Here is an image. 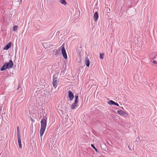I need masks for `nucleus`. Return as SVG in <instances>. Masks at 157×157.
Masks as SVG:
<instances>
[{"label":"nucleus","mask_w":157,"mask_h":157,"mask_svg":"<svg viewBox=\"0 0 157 157\" xmlns=\"http://www.w3.org/2000/svg\"><path fill=\"white\" fill-rule=\"evenodd\" d=\"M75 99L74 102L72 104L71 106V109H74L77 105V104L79 101V98L78 95H75Z\"/></svg>","instance_id":"nucleus-1"},{"label":"nucleus","mask_w":157,"mask_h":157,"mask_svg":"<svg viewBox=\"0 0 157 157\" xmlns=\"http://www.w3.org/2000/svg\"><path fill=\"white\" fill-rule=\"evenodd\" d=\"M59 82V80H58V78L56 75H54L53 78V86L55 88H56L57 85V84Z\"/></svg>","instance_id":"nucleus-2"},{"label":"nucleus","mask_w":157,"mask_h":157,"mask_svg":"<svg viewBox=\"0 0 157 157\" xmlns=\"http://www.w3.org/2000/svg\"><path fill=\"white\" fill-rule=\"evenodd\" d=\"M61 51H62V53L63 55V57L65 59H66L67 58V56L66 52V51L65 49L64 46L63 45L61 46Z\"/></svg>","instance_id":"nucleus-3"},{"label":"nucleus","mask_w":157,"mask_h":157,"mask_svg":"<svg viewBox=\"0 0 157 157\" xmlns=\"http://www.w3.org/2000/svg\"><path fill=\"white\" fill-rule=\"evenodd\" d=\"M5 63L7 67V69H8L12 68L13 65V62L11 60H10L8 63Z\"/></svg>","instance_id":"nucleus-4"},{"label":"nucleus","mask_w":157,"mask_h":157,"mask_svg":"<svg viewBox=\"0 0 157 157\" xmlns=\"http://www.w3.org/2000/svg\"><path fill=\"white\" fill-rule=\"evenodd\" d=\"M68 97L69 98V100L71 101L73 100L74 98V94L71 90H69L68 92Z\"/></svg>","instance_id":"nucleus-5"},{"label":"nucleus","mask_w":157,"mask_h":157,"mask_svg":"<svg viewBox=\"0 0 157 157\" xmlns=\"http://www.w3.org/2000/svg\"><path fill=\"white\" fill-rule=\"evenodd\" d=\"M46 122V119L44 118H43L41 121V127L46 128L47 124Z\"/></svg>","instance_id":"nucleus-6"},{"label":"nucleus","mask_w":157,"mask_h":157,"mask_svg":"<svg viewBox=\"0 0 157 157\" xmlns=\"http://www.w3.org/2000/svg\"><path fill=\"white\" fill-rule=\"evenodd\" d=\"M98 14L97 12H96L94 13L93 16L94 20L95 21H97L98 18Z\"/></svg>","instance_id":"nucleus-7"},{"label":"nucleus","mask_w":157,"mask_h":157,"mask_svg":"<svg viewBox=\"0 0 157 157\" xmlns=\"http://www.w3.org/2000/svg\"><path fill=\"white\" fill-rule=\"evenodd\" d=\"M117 113L121 115H122L125 117L127 116V114L123 111L119 110L117 111Z\"/></svg>","instance_id":"nucleus-8"},{"label":"nucleus","mask_w":157,"mask_h":157,"mask_svg":"<svg viewBox=\"0 0 157 157\" xmlns=\"http://www.w3.org/2000/svg\"><path fill=\"white\" fill-rule=\"evenodd\" d=\"M11 42H9L7 45H5L4 48L3 49L5 50H7L10 47H11Z\"/></svg>","instance_id":"nucleus-9"},{"label":"nucleus","mask_w":157,"mask_h":157,"mask_svg":"<svg viewBox=\"0 0 157 157\" xmlns=\"http://www.w3.org/2000/svg\"><path fill=\"white\" fill-rule=\"evenodd\" d=\"M46 128L41 127L40 129V136H42L44 134V132L45 131V129Z\"/></svg>","instance_id":"nucleus-10"},{"label":"nucleus","mask_w":157,"mask_h":157,"mask_svg":"<svg viewBox=\"0 0 157 157\" xmlns=\"http://www.w3.org/2000/svg\"><path fill=\"white\" fill-rule=\"evenodd\" d=\"M18 143L19 144V147L20 148H22V145L21 144V140L20 136H17Z\"/></svg>","instance_id":"nucleus-11"},{"label":"nucleus","mask_w":157,"mask_h":157,"mask_svg":"<svg viewBox=\"0 0 157 157\" xmlns=\"http://www.w3.org/2000/svg\"><path fill=\"white\" fill-rule=\"evenodd\" d=\"M108 103L109 105H115L117 106H119V105L117 103L115 102L112 100H110L109 101H108Z\"/></svg>","instance_id":"nucleus-12"},{"label":"nucleus","mask_w":157,"mask_h":157,"mask_svg":"<svg viewBox=\"0 0 157 157\" xmlns=\"http://www.w3.org/2000/svg\"><path fill=\"white\" fill-rule=\"evenodd\" d=\"M85 63L86 64L87 67H89L90 64V62L87 57H86L85 58Z\"/></svg>","instance_id":"nucleus-13"},{"label":"nucleus","mask_w":157,"mask_h":157,"mask_svg":"<svg viewBox=\"0 0 157 157\" xmlns=\"http://www.w3.org/2000/svg\"><path fill=\"white\" fill-rule=\"evenodd\" d=\"M60 50H55L53 52V53L55 56H57L59 53Z\"/></svg>","instance_id":"nucleus-14"},{"label":"nucleus","mask_w":157,"mask_h":157,"mask_svg":"<svg viewBox=\"0 0 157 157\" xmlns=\"http://www.w3.org/2000/svg\"><path fill=\"white\" fill-rule=\"evenodd\" d=\"M7 69V67L6 64L5 63L2 66V67L1 68L0 70L2 71H3Z\"/></svg>","instance_id":"nucleus-15"},{"label":"nucleus","mask_w":157,"mask_h":157,"mask_svg":"<svg viewBox=\"0 0 157 157\" xmlns=\"http://www.w3.org/2000/svg\"><path fill=\"white\" fill-rule=\"evenodd\" d=\"M91 146L94 149L95 151L96 152H98V150L96 148H95V146H94V145L93 144H91Z\"/></svg>","instance_id":"nucleus-16"},{"label":"nucleus","mask_w":157,"mask_h":157,"mask_svg":"<svg viewBox=\"0 0 157 157\" xmlns=\"http://www.w3.org/2000/svg\"><path fill=\"white\" fill-rule=\"evenodd\" d=\"M59 0L60 1V2L62 4L64 5H66V4L67 3L66 2V1H65V0Z\"/></svg>","instance_id":"nucleus-17"},{"label":"nucleus","mask_w":157,"mask_h":157,"mask_svg":"<svg viewBox=\"0 0 157 157\" xmlns=\"http://www.w3.org/2000/svg\"><path fill=\"white\" fill-rule=\"evenodd\" d=\"M104 56V53H100V56L99 57L101 59H103V56Z\"/></svg>","instance_id":"nucleus-18"},{"label":"nucleus","mask_w":157,"mask_h":157,"mask_svg":"<svg viewBox=\"0 0 157 157\" xmlns=\"http://www.w3.org/2000/svg\"><path fill=\"white\" fill-rule=\"evenodd\" d=\"M17 136H20L19 127L18 126H17Z\"/></svg>","instance_id":"nucleus-19"},{"label":"nucleus","mask_w":157,"mask_h":157,"mask_svg":"<svg viewBox=\"0 0 157 157\" xmlns=\"http://www.w3.org/2000/svg\"><path fill=\"white\" fill-rule=\"evenodd\" d=\"M17 28H18V26H17L15 25V26H14V27L13 28V29L14 31H15L17 29Z\"/></svg>","instance_id":"nucleus-20"},{"label":"nucleus","mask_w":157,"mask_h":157,"mask_svg":"<svg viewBox=\"0 0 157 157\" xmlns=\"http://www.w3.org/2000/svg\"><path fill=\"white\" fill-rule=\"evenodd\" d=\"M153 63L154 64H156V60H154L153 62Z\"/></svg>","instance_id":"nucleus-21"},{"label":"nucleus","mask_w":157,"mask_h":157,"mask_svg":"<svg viewBox=\"0 0 157 157\" xmlns=\"http://www.w3.org/2000/svg\"><path fill=\"white\" fill-rule=\"evenodd\" d=\"M139 140H140V139H139V138L138 137V138L136 139V141H139Z\"/></svg>","instance_id":"nucleus-22"},{"label":"nucleus","mask_w":157,"mask_h":157,"mask_svg":"<svg viewBox=\"0 0 157 157\" xmlns=\"http://www.w3.org/2000/svg\"><path fill=\"white\" fill-rule=\"evenodd\" d=\"M31 120L33 122L34 121V120L32 118H31Z\"/></svg>","instance_id":"nucleus-23"},{"label":"nucleus","mask_w":157,"mask_h":157,"mask_svg":"<svg viewBox=\"0 0 157 157\" xmlns=\"http://www.w3.org/2000/svg\"><path fill=\"white\" fill-rule=\"evenodd\" d=\"M40 140H41V142L42 143V136H40Z\"/></svg>","instance_id":"nucleus-24"},{"label":"nucleus","mask_w":157,"mask_h":157,"mask_svg":"<svg viewBox=\"0 0 157 157\" xmlns=\"http://www.w3.org/2000/svg\"><path fill=\"white\" fill-rule=\"evenodd\" d=\"M96 9V8H94V9Z\"/></svg>","instance_id":"nucleus-25"}]
</instances>
